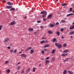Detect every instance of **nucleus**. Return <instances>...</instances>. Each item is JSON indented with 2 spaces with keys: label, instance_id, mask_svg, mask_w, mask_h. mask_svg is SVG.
<instances>
[{
  "label": "nucleus",
  "instance_id": "obj_16",
  "mask_svg": "<svg viewBox=\"0 0 74 74\" xmlns=\"http://www.w3.org/2000/svg\"><path fill=\"white\" fill-rule=\"evenodd\" d=\"M49 46V45L47 44L45 45V46L44 47V48H47V47H48Z\"/></svg>",
  "mask_w": 74,
  "mask_h": 74
},
{
  "label": "nucleus",
  "instance_id": "obj_17",
  "mask_svg": "<svg viewBox=\"0 0 74 74\" xmlns=\"http://www.w3.org/2000/svg\"><path fill=\"white\" fill-rule=\"evenodd\" d=\"M56 41V38H54L53 39V42H55V41Z\"/></svg>",
  "mask_w": 74,
  "mask_h": 74
},
{
  "label": "nucleus",
  "instance_id": "obj_5",
  "mask_svg": "<svg viewBox=\"0 0 74 74\" xmlns=\"http://www.w3.org/2000/svg\"><path fill=\"white\" fill-rule=\"evenodd\" d=\"M40 14H47V12L46 11H42L41 12Z\"/></svg>",
  "mask_w": 74,
  "mask_h": 74
},
{
  "label": "nucleus",
  "instance_id": "obj_60",
  "mask_svg": "<svg viewBox=\"0 0 74 74\" xmlns=\"http://www.w3.org/2000/svg\"><path fill=\"white\" fill-rule=\"evenodd\" d=\"M10 46H12V44H10Z\"/></svg>",
  "mask_w": 74,
  "mask_h": 74
},
{
  "label": "nucleus",
  "instance_id": "obj_21",
  "mask_svg": "<svg viewBox=\"0 0 74 74\" xmlns=\"http://www.w3.org/2000/svg\"><path fill=\"white\" fill-rule=\"evenodd\" d=\"M17 69L18 70H20L21 69V66H18L17 67Z\"/></svg>",
  "mask_w": 74,
  "mask_h": 74
},
{
  "label": "nucleus",
  "instance_id": "obj_12",
  "mask_svg": "<svg viewBox=\"0 0 74 74\" xmlns=\"http://www.w3.org/2000/svg\"><path fill=\"white\" fill-rule=\"evenodd\" d=\"M46 65H47V64H49V60H46Z\"/></svg>",
  "mask_w": 74,
  "mask_h": 74
},
{
  "label": "nucleus",
  "instance_id": "obj_39",
  "mask_svg": "<svg viewBox=\"0 0 74 74\" xmlns=\"http://www.w3.org/2000/svg\"><path fill=\"white\" fill-rule=\"evenodd\" d=\"M41 52L42 54H44V51H42Z\"/></svg>",
  "mask_w": 74,
  "mask_h": 74
},
{
  "label": "nucleus",
  "instance_id": "obj_9",
  "mask_svg": "<svg viewBox=\"0 0 74 74\" xmlns=\"http://www.w3.org/2000/svg\"><path fill=\"white\" fill-rule=\"evenodd\" d=\"M9 40V39L8 38H6L4 40V42H8Z\"/></svg>",
  "mask_w": 74,
  "mask_h": 74
},
{
  "label": "nucleus",
  "instance_id": "obj_61",
  "mask_svg": "<svg viewBox=\"0 0 74 74\" xmlns=\"http://www.w3.org/2000/svg\"><path fill=\"white\" fill-rule=\"evenodd\" d=\"M38 31H37V32H35V34H36V33H38Z\"/></svg>",
  "mask_w": 74,
  "mask_h": 74
},
{
  "label": "nucleus",
  "instance_id": "obj_58",
  "mask_svg": "<svg viewBox=\"0 0 74 74\" xmlns=\"http://www.w3.org/2000/svg\"><path fill=\"white\" fill-rule=\"evenodd\" d=\"M8 48L9 49H10V47H8Z\"/></svg>",
  "mask_w": 74,
  "mask_h": 74
},
{
  "label": "nucleus",
  "instance_id": "obj_41",
  "mask_svg": "<svg viewBox=\"0 0 74 74\" xmlns=\"http://www.w3.org/2000/svg\"><path fill=\"white\" fill-rule=\"evenodd\" d=\"M16 51H17V50H16V49H15L14 51V53H16Z\"/></svg>",
  "mask_w": 74,
  "mask_h": 74
},
{
  "label": "nucleus",
  "instance_id": "obj_52",
  "mask_svg": "<svg viewBox=\"0 0 74 74\" xmlns=\"http://www.w3.org/2000/svg\"><path fill=\"white\" fill-rule=\"evenodd\" d=\"M37 22L38 23H40V22H41V21H37Z\"/></svg>",
  "mask_w": 74,
  "mask_h": 74
},
{
  "label": "nucleus",
  "instance_id": "obj_13",
  "mask_svg": "<svg viewBox=\"0 0 74 74\" xmlns=\"http://www.w3.org/2000/svg\"><path fill=\"white\" fill-rule=\"evenodd\" d=\"M61 5L62 6H66L67 5L66 3H63L61 4Z\"/></svg>",
  "mask_w": 74,
  "mask_h": 74
},
{
  "label": "nucleus",
  "instance_id": "obj_48",
  "mask_svg": "<svg viewBox=\"0 0 74 74\" xmlns=\"http://www.w3.org/2000/svg\"><path fill=\"white\" fill-rule=\"evenodd\" d=\"M41 29H43V28H44V27H43V26H41L40 27Z\"/></svg>",
  "mask_w": 74,
  "mask_h": 74
},
{
  "label": "nucleus",
  "instance_id": "obj_11",
  "mask_svg": "<svg viewBox=\"0 0 74 74\" xmlns=\"http://www.w3.org/2000/svg\"><path fill=\"white\" fill-rule=\"evenodd\" d=\"M69 51L68 49H66L64 51H63V52L64 53H67V52H68Z\"/></svg>",
  "mask_w": 74,
  "mask_h": 74
},
{
  "label": "nucleus",
  "instance_id": "obj_29",
  "mask_svg": "<svg viewBox=\"0 0 74 74\" xmlns=\"http://www.w3.org/2000/svg\"><path fill=\"white\" fill-rule=\"evenodd\" d=\"M55 50L53 49L51 52L52 53H55Z\"/></svg>",
  "mask_w": 74,
  "mask_h": 74
},
{
  "label": "nucleus",
  "instance_id": "obj_38",
  "mask_svg": "<svg viewBox=\"0 0 74 74\" xmlns=\"http://www.w3.org/2000/svg\"><path fill=\"white\" fill-rule=\"evenodd\" d=\"M35 69H36V68H33V71H34V72H35Z\"/></svg>",
  "mask_w": 74,
  "mask_h": 74
},
{
  "label": "nucleus",
  "instance_id": "obj_51",
  "mask_svg": "<svg viewBox=\"0 0 74 74\" xmlns=\"http://www.w3.org/2000/svg\"><path fill=\"white\" fill-rule=\"evenodd\" d=\"M10 52H11V53H12L13 52V50H10Z\"/></svg>",
  "mask_w": 74,
  "mask_h": 74
},
{
  "label": "nucleus",
  "instance_id": "obj_42",
  "mask_svg": "<svg viewBox=\"0 0 74 74\" xmlns=\"http://www.w3.org/2000/svg\"><path fill=\"white\" fill-rule=\"evenodd\" d=\"M58 43H55V45H56V46H57V47L58 46V45H58Z\"/></svg>",
  "mask_w": 74,
  "mask_h": 74
},
{
  "label": "nucleus",
  "instance_id": "obj_25",
  "mask_svg": "<svg viewBox=\"0 0 74 74\" xmlns=\"http://www.w3.org/2000/svg\"><path fill=\"white\" fill-rule=\"evenodd\" d=\"M7 73L9 74V73L10 72V70L9 69H8L7 70Z\"/></svg>",
  "mask_w": 74,
  "mask_h": 74
},
{
  "label": "nucleus",
  "instance_id": "obj_8",
  "mask_svg": "<svg viewBox=\"0 0 74 74\" xmlns=\"http://www.w3.org/2000/svg\"><path fill=\"white\" fill-rule=\"evenodd\" d=\"M74 14L73 13H71L70 14H67L66 15V16L67 17H69V16H71V15H73Z\"/></svg>",
  "mask_w": 74,
  "mask_h": 74
},
{
  "label": "nucleus",
  "instance_id": "obj_30",
  "mask_svg": "<svg viewBox=\"0 0 74 74\" xmlns=\"http://www.w3.org/2000/svg\"><path fill=\"white\" fill-rule=\"evenodd\" d=\"M30 52L32 54L33 53V52H34V50H33V49H32L31 50Z\"/></svg>",
  "mask_w": 74,
  "mask_h": 74
},
{
  "label": "nucleus",
  "instance_id": "obj_15",
  "mask_svg": "<svg viewBox=\"0 0 74 74\" xmlns=\"http://www.w3.org/2000/svg\"><path fill=\"white\" fill-rule=\"evenodd\" d=\"M62 45H59L58 46V48H60H60H62Z\"/></svg>",
  "mask_w": 74,
  "mask_h": 74
},
{
  "label": "nucleus",
  "instance_id": "obj_50",
  "mask_svg": "<svg viewBox=\"0 0 74 74\" xmlns=\"http://www.w3.org/2000/svg\"><path fill=\"white\" fill-rule=\"evenodd\" d=\"M24 73V71H23V70L21 72V73L22 74V73Z\"/></svg>",
  "mask_w": 74,
  "mask_h": 74
},
{
  "label": "nucleus",
  "instance_id": "obj_26",
  "mask_svg": "<svg viewBox=\"0 0 74 74\" xmlns=\"http://www.w3.org/2000/svg\"><path fill=\"white\" fill-rule=\"evenodd\" d=\"M44 50L45 51H47V52H48V51H49V50H47L46 49H44Z\"/></svg>",
  "mask_w": 74,
  "mask_h": 74
},
{
  "label": "nucleus",
  "instance_id": "obj_62",
  "mask_svg": "<svg viewBox=\"0 0 74 74\" xmlns=\"http://www.w3.org/2000/svg\"><path fill=\"white\" fill-rule=\"evenodd\" d=\"M41 64H39V66H40V67H41Z\"/></svg>",
  "mask_w": 74,
  "mask_h": 74
},
{
  "label": "nucleus",
  "instance_id": "obj_4",
  "mask_svg": "<svg viewBox=\"0 0 74 74\" xmlns=\"http://www.w3.org/2000/svg\"><path fill=\"white\" fill-rule=\"evenodd\" d=\"M65 22H66V21H65V20H62L60 22V23H65Z\"/></svg>",
  "mask_w": 74,
  "mask_h": 74
},
{
  "label": "nucleus",
  "instance_id": "obj_40",
  "mask_svg": "<svg viewBox=\"0 0 74 74\" xmlns=\"http://www.w3.org/2000/svg\"><path fill=\"white\" fill-rule=\"evenodd\" d=\"M2 25H0V31L1 30V28H2Z\"/></svg>",
  "mask_w": 74,
  "mask_h": 74
},
{
  "label": "nucleus",
  "instance_id": "obj_35",
  "mask_svg": "<svg viewBox=\"0 0 74 74\" xmlns=\"http://www.w3.org/2000/svg\"><path fill=\"white\" fill-rule=\"evenodd\" d=\"M59 25V23L58 22H57L56 24V25Z\"/></svg>",
  "mask_w": 74,
  "mask_h": 74
},
{
  "label": "nucleus",
  "instance_id": "obj_27",
  "mask_svg": "<svg viewBox=\"0 0 74 74\" xmlns=\"http://www.w3.org/2000/svg\"><path fill=\"white\" fill-rule=\"evenodd\" d=\"M48 32V33H49V34H52L53 33V32H52L51 31H49Z\"/></svg>",
  "mask_w": 74,
  "mask_h": 74
},
{
  "label": "nucleus",
  "instance_id": "obj_44",
  "mask_svg": "<svg viewBox=\"0 0 74 74\" xmlns=\"http://www.w3.org/2000/svg\"><path fill=\"white\" fill-rule=\"evenodd\" d=\"M63 30H64L63 28H61V32L63 31Z\"/></svg>",
  "mask_w": 74,
  "mask_h": 74
},
{
  "label": "nucleus",
  "instance_id": "obj_28",
  "mask_svg": "<svg viewBox=\"0 0 74 74\" xmlns=\"http://www.w3.org/2000/svg\"><path fill=\"white\" fill-rule=\"evenodd\" d=\"M15 9L14 8H12L10 10V11H12V10H15Z\"/></svg>",
  "mask_w": 74,
  "mask_h": 74
},
{
  "label": "nucleus",
  "instance_id": "obj_64",
  "mask_svg": "<svg viewBox=\"0 0 74 74\" xmlns=\"http://www.w3.org/2000/svg\"><path fill=\"white\" fill-rule=\"evenodd\" d=\"M73 13H74V10L73 11Z\"/></svg>",
  "mask_w": 74,
  "mask_h": 74
},
{
  "label": "nucleus",
  "instance_id": "obj_32",
  "mask_svg": "<svg viewBox=\"0 0 74 74\" xmlns=\"http://www.w3.org/2000/svg\"><path fill=\"white\" fill-rule=\"evenodd\" d=\"M67 46L66 44H64L63 45V47H66Z\"/></svg>",
  "mask_w": 74,
  "mask_h": 74
},
{
  "label": "nucleus",
  "instance_id": "obj_3",
  "mask_svg": "<svg viewBox=\"0 0 74 74\" xmlns=\"http://www.w3.org/2000/svg\"><path fill=\"white\" fill-rule=\"evenodd\" d=\"M32 49V47H28L27 48L26 50H25V51H27L28 50H29V49Z\"/></svg>",
  "mask_w": 74,
  "mask_h": 74
},
{
  "label": "nucleus",
  "instance_id": "obj_46",
  "mask_svg": "<svg viewBox=\"0 0 74 74\" xmlns=\"http://www.w3.org/2000/svg\"><path fill=\"white\" fill-rule=\"evenodd\" d=\"M7 8H8V9H10V6H7Z\"/></svg>",
  "mask_w": 74,
  "mask_h": 74
},
{
  "label": "nucleus",
  "instance_id": "obj_1",
  "mask_svg": "<svg viewBox=\"0 0 74 74\" xmlns=\"http://www.w3.org/2000/svg\"><path fill=\"white\" fill-rule=\"evenodd\" d=\"M15 21H14L13 22H12L10 23L9 25V26H11V25H14L15 24Z\"/></svg>",
  "mask_w": 74,
  "mask_h": 74
},
{
  "label": "nucleus",
  "instance_id": "obj_24",
  "mask_svg": "<svg viewBox=\"0 0 74 74\" xmlns=\"http://www.w3.org/2000/svg\"><path fill=\"white\" fill-rule=\"evenodd\" d=\"M67 73V71L66 70H65L63 72V74H66Z\"/></svg>",
  "mask_w": 74,
  "mask_h": 74
},
{
  "label": "nucleus",
  "instance_id": "obj_37",
  "mask_svg": "<svg viewBox=\"0 0 74 74\" xmlns=\"http://www.w3.org/2000/svg\"><path fill=\"white\" fill-rule=\"evenodd\" d=\"M52 61H54V60H55V58L54 57L52 58Z\"/></svg>",
  "mask_w": 74,
  "mask_h": 74
},
{
  "label": "nucleus",
  "instance_id": "obj_22",
  "mask_svg": "<svg viewBox=\"0 0 74 74\" xmlns=\"http://www.w3.org/2000/svg\"><path fill=\"white\" fill-rule=\"evenodd\" d=\"M56 34H57L58 36H60V32L58 31L57 32Z\"/></svg>",
  "mask_w": 74,
  "mask_h": 74
},
{
  "label": "nucleus",
  "instance_id": "obj_7",
  "mask_svg": "<svg viewBox=\"0 0 74 74\" xmlns=\"http://www.w3.org/2000/svg\"><path fill=\"white\" fill-rule=\"evenodd\" d=\"M22 57H23V58H26V56L25 54H23L21 55Z\"/></svg>",
  "mask_w": 74,
  "mask_h": 74
},
{
  "label": "nucleus",
  "instance_id": "obj_31",
  "mask_svg": "<svg viewBox=\"0 0 74 74\" xmlns=\"http://www.w3.org/2000/svg\"><path fill=\"white\" fill-rule=\"evenodd\" d=\"M47 14L46 13L45 15H42V17L44 18L46 16V15H47Z\"/></svg>",
  "mask_w": 74,
  "mask_h": 74
},
{
  "label": "nucleus",
  "instance_id": "obj_63",
  "mask_svg": "<svg viewBox=\"0 0 74 74\" xmlns=\"http://www.w3.org/2000/svg\"><path fill=\"white\" fill-rule=\"evenodd\" d=\"M20 64V62H19L18 63V64L17 65H18V64Z\"/></svg>",
  "mask_w": 74,
  "mask_h": 74
},
{
  "label": "nucleus",
  "instance_id": "obj_19",
  "mask_svg": "<svg viewBox=\"0 0 74 74\" xmlns=\"http://www.w3.org/2000/svg\"><path fill=\"white\" fill-rule=\"evenodd\" d=\"M68 73H69V74H73V72L72 71H68Z\"/></svg>",
  "mask_w": 74,
  "mask_h": 74
},
{
  "label": "nucleus",
  "instance_id": "obj_53",
  "mask_svg": "<svg viewBox=\"0 0 74 74\" xmlns=\"http://www.w3.org/2000/svg\"><path fill=\"white\" fill-rule=\"evenodd\" d=\"M19 53L21 54V53H22V51H19Z\"/></svg>",
  "mask_w": 74,
  "mask_h": 74
},
{
  "label": "nucleus",
  "instance_id": "obj_56",
  "mask_svg": "<svg viewBox=\"0 0 74 74\" xmlns=\"http://www.w3.org/2000/svg\"><path fill=\"white\" fill-rule=\"evenodd\" d=\"M9 7H10V8H12V6H9Z\"/></svg>",
  "mask_w": 74,
  "mask_h": 74
},
{
  "label": "nucleus",
  "instance_id": "obj_18",
  "mask_svg": "<svg viewBox=\"0 0 74 74\" xmlns=\"http://www.w3.org/2000/svg\"><path fill=\"white\" fill-rule=\"evenodd\" d=\"M74 25H73L72 27H70V29L71 30H72V29H74Z\"/></svg>",
  "mask_w": 74,
  "mask_h": 74
},
{
  "label": "nucleus",
  "instance_id": "obj_45",
  "mask_svg": "<svg viewBox=\"0 0 74 74\" xmlns=\"http://www.w3.org/2000/svg\"><path fill=\"white\" fill-rule=\"evenodd\" d=\"M49 59V57H47L46 58V60H48Z\"/></svg>",
  "mask_w": 74,
  "mask_h": 74
},
{
  "label": "nucleus",
  "instance_id": "obj_34",
  "mask_svg": "<svg viewBox=\"0 0 74 74\" xmlns=\"http://www.w3.org/2000/svg\"><path fill=\"white\" fill-rule=\"evenodd\" d=\"M50 26H51V27H53L54 26V25L53 24H51L50 25Z\"/></svg>",
  "mask_w": 74,
  "mask_h": 74
},
{
  "label": "nucleus",
  "instance_id": "obj_10",
  "mask_svg": "<svg viewBox=\"0 0 74 74\" xmlns=\"http://www.w3.org/2000/svg\"><path fill=\"white\" fill-rule=\"evenodd\" d=\"M68 55V53H63L62 54V56H67Z\"/></svg>",
  "mask_w": 74,
  "mask_h": 74
},
{
  "label": "nucleus",
  "instance_id": "obj_14",
  "mask_svg": "<svg viewBox=\"0 0 74 74\" xmlns=\"http://www.w3.org/2000/svg\"><path fill=\"white\" fill-rule=\"evenodd\" d=\"M28 30L29 31H30V32H32V31H33V29L32 28H29Z\"/></svg>",
  "mask_w": 74,
  "mask_h": 74
},
{
  "label": "nucleus",
  "instance_id": "obj_47",
  "mask_svg": "<svg viewBox=\"0 0 74 74\" xmlns=\"http://www.w3.org/2000/svg\"><path fill=\"white\" fill-rule=\"evenodd\" d=\"M46 20H47V19H45L44 18L43 19V21H44V22H45V21H46Z\"/></svg>",
  "mask_w": 74,
  "mask_h": 74
},
{
  "label": "nucleus",
  "instance_id": "obj_20",
  "mask_svg": "<svg viewBox=\"0 0 74 74\" xmlns=\"http://www.w3.org/2000/svg\"><path fill=\"white\" fill-rule=\"evenodd\" d=\"M74 33V31H73L69 33V34L71 35L72 34H73Z\"/></svg>",
  "mask_w": 74,
  "mask_h": 74
},
{
  "label": "nucleus",
  "instance_id": "obj_2",
  "mask_svg": "<svg viewBox=\"0 0 74 74\" xmlns=\"http://www.w3.org/2000/svg\"><path fill=\"white\" fill-rule=\"evenodd\" d=\"M7 3L8 4V5H13V3L10 2H8Z\"/></svg>",
  "mask_w": 74,
  "mask_h": 74
},
{
  "label": "nucleus",
  "instance_id": "obj_49",
  "mask_svg": "<svg viewBox=\"0 0 74 74\" xmlns=\"http://www.w3.org/2000/svg\"><path fill=\"white\" fill-rule=\"evenodd\" d=\"M42 40H44V39H46V38H45V37H43L42 38Z\"/></svg>",
  "mask_w": 74,
  "mask_h": 74
},
{
  "label": "nucleus",
  "instance_id": "obj_57",
  "mask_svg": "<svg viewBox=\"0 0 74 74\" xmlns=\"http://www.w3.org/2000/svg\"><path fill=\"white\" fill-rule=\"evenodd\" d=\"M27 17L26 16H25V19H26Z\"/></svg>",
  "mask_w": 74,
  "mask_h": 74
},
{
  "label": "nucleus",
  "instance_id": "obj_43",
  "mask_svg": "<svg viewBox=\"0 0 74 74\" xmlns=\"http://www.w3.org/2000/svg\"><path fill=\"white\" fill-rule=\"evenodd\" d=\"M9 63V62H8V61H7L5 62V64H7V63Z\"/></svg>",
  "mask_w": 74,
  "mask_h": 74
},
{
  "label": "nucleus",
  "instance_id": "obj_54",
  "mask_svg": "<svg viewBox=\"0 0 74 74\" xmlns=\"http://www.w3.org/2000/svg\"><path fill=\"white\" fill-rule=\"evenodd\" d=\"M69 60V58H67L66 59V60Z\"/></svg>",
  "mask_w": 74,
  "mask_h": 74
},
{
  "label": "nucleus",
  "instance_id": "obj_55",
  "mask_svg": "<svg viewBox=\"0 0 74 74\" xmlns=\"http://www.w3.org/2000/svg\"><path fill=\"white\" fill-rule=\"evenodd\" d=\"M61 38L62 39H63V38H64V37H63V36H62Z\"/></svg>",
  "mask_w": 74,
  "mask_h": 74
},
{
  "label": "nucleus",
  "instance_id": "obj_6",
  "mask_svg": "<svg viewBox=\"0 0 74 74\" xmlns=\"http://www.w3.org/2000/svg\"><path fill=\"white\" fill-rule=\"evenodd\" d=\"M52 14H50L47 17V18L48 19L49 18H52Z\"/></svg>",
  "mask_w": 74,
  "mask_h": 74
},
{
  "label": "nucleus",
  "instance_id": "obj_23",
  "mask_svg": "<svg viewBox=\"0 0 74 74\" xmlns=\"http://www.w3.org/2000/svg\"><path fill=\"white\" fill-rule=\"evenodd\" d=\"M40 43H41V44H44V43H45V41L42 40L40 42Z\"/></svg>",
  "mask_w": 74,
  "mask_h": 74
},
{
  "label": "nucleus",
  "instance_id": "obj_36",
  "mask_svg": "<svg viewBox=\"0 0 74 74\" xmlns=\"http://www.w3.org/2000/svg\"><path fill=\"white\" fill-rule=\"evenodd\" d=\"M73 11V8H70V11Z\"/></svg>",
  "mask_w": 74,
  "mask_h": 74
},
{
  "label": "nucleus",
  "instance_id": "obj_59",
  "mask_svg": "<svg viewBox=\"0 0 74 74\" xmlns=\"http://www.w3.org/2000/svg\"><path fill=\"white\" fill-rule=\"evenodd\" d=\"M3 3H5V1H3Z\"/></svg>",
  "mask_w": 74,
  "mask_h": 74
},
{
  "label": "nucleus",
  "instance_id": "obj_33",
  "mask_svg": "<svg viewBox=\"0 0 74 74\" xmlns=\"http://www.w3.org/2000/svg\"><path fill=\"white\" fill-rule=\"evenodd\" d=\"M30 71V69L29 68L28 69L27 71V73H29V72Z\"/></svg>",
  "mask_w": 74,
  "mask_h": 74
}]
</instances>
